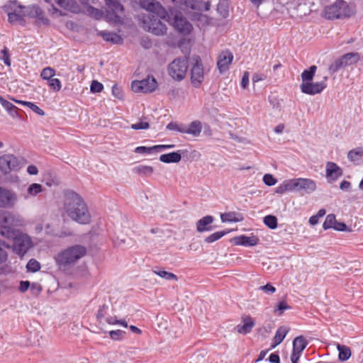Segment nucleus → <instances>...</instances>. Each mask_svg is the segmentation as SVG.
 Here are the masks:
<instances>
[{"mask_svg": "<svg viewBox=\"0 0 363 363\" xmlns=\"http://www.w3.org/2000/svg\"><path fill=\"white\" fill-rule=\"evenodd\" d=\"M140 5L149 12L141 16L143 28L156 35L165 34L167 27L160 19L168 21L169 16L161 4L156 0H140Z\"/></svg>", "mask_w": 363, "mask_h": 363, "instance_id": "obj_1", "label": "nucleus"}, {"mask_svg": "<svg viewBox=\"0 0 363 363\" xmlns=\"http://www.w3.org/2000/svg\"><path fill=\"white\" fill-rule=\"evenodd\" d=\"M64 196V208L68 216L79 223H89L91 216L83 199L75 191L69 189L65 191Z\"/></svg>", "mask_w": 363, "mask_h": 363, "instance_id": "obj_2", "label": "nucleus"}, {"mask_svg": "<svg viewBox=\"0 0 363 363\" xmlns=\"http://www.w3.org/2000/svg\"><path fill=\"white\" fill-rule=\"evenodd\" d=\"M86 254V248L81 245H74L62 250L55 256L56 264L60 269H67Z\"/></svg>", "mask_w": 363, "mask_h": 363, "instance_id": "obj_3", "label": "nucleus"}, {"mask_svg": "<svg viewBox=\"0 0 363 363\" xmlns=\"http://www.w3.org/2000/svg\"><path fill=\"white\" fill-rule=\"evenodd\" d=\"M23 218L18 214L7 211H0V234L5 238L15 235L17 227L23 226Z\"/></svg>", "mask_w": 363, "mask_h": 363, "instance_id": "obj_4", "label": "nucleus"}, {"mask_svg": "<svg viewBox=\"0 0 363 363\" xmlns=\"http://www.w3.org/2000/svg\"><path fill=\"white\" fill-rule=\"evenodd\" d=\"M13 241V251L18 255H24L32 247V240L30 238L21 231L16 230L15 235L7 237Z\"/></svg>", "mask_w": 363, "mask_h": 363, "instance_id": "obj_5", "label": "nucleus"}, {"mask_svg": "<svg viewBox=\"0 0 363 363\" xmlns=\"http://www.w3.org/2000/svg\"><path fill=\"white\" fill-rule=\"evenodd\" d=\"M187 69L188 60L185 57H178L169 65L168 74L173 79L180 82L184 79Z\"/></svg>", "mask_w": 363, "mask_h": 363, "instance_id": "obj_6", "label": "nucleus"}, {"mask_svg": "<svg viewBox=\"0 0 363 363\" xmlns=\"http://www.w3.org/2000/svg\"><path fill=\"white\" fill-rule=\"evenodd\" d=\"M108 7L106 18L108 21L121 23L123 21V6L117 0H105Z\"/></svg>", "mask_w": 363, "mask_h": 363, "instance_id": "obj_7", "label": "nucleus"}, {"mask_svg": "<svg viewBox=\"0 0 363 363\" xmlns=\"http://www.w3.org/2000/svg\"><path fill=\"white\" fill-rule=\"evenodd\" d=\"M158 86L156 79L152 75H148L142 80L133 81L131 88L134 92L152 93Z\"/></svg>", "mask_w": 363, "mask_h": 363, "instance_id": "obj_8", "label": "nucleus"}, {"mask_svg": "<svg viewBox=\"0 0 363 363\" xmlns=\"http://www.w3.org/2000/svg\"><path fill=\"white\" fill-rule=\"evenodd\" d=\"M290 191H301L311 193L313 191L316 185L314 181L309 179L298 178L286 180Z\"/></svg>", "mask_w": 363, "mask_h": 363, "instance_id": "obj_9", "label": "nucleus"}, {"mask_svg": "<svg viewBox=\"0 0 363 363\" xmlns=\"http://www.w3.org/2000/svg\"><path fill=\"white\" fill-rule=\"evenodd\" d=\"M46 3L50 4L52 7L54 13H58L60 16H64L65 13L62 11L59 10L55 5H57L62 9L72 12L78 13L80 11V8L77 3L74 0H44Z\"/></svg>", "mask_w": 363, "mask_h": 363, "instance_id": "obj_10", "label": "nucleus"}, {"mask_svg": "<svg viewBox=\"0 0 363 363\" xmlns=\"http://www.w3.org/2000/svg\"><path fill=\"white\" fill-rule=\"evenodd\" d=\"M194 60V64L191 69V81L194 87L199 88L204 79L203 67L199 56L195 57Z\"/></svg>", "mask_w": 363, "mask_h": 363, "instance_id": "obj_11", "label": "nucleus"}, {"mask_svg": "<svg viewBox=\"0 0 363 363\" xmlns=\"http://www.w3.org/2000/svg\"><path fill=\"white\" fill-rule=\"evenodd\" d=\"M19 168V161L13 155L8 154L0 157V169L3 174H9L12 171L18 170Z\"/></svg>", "mask_w": 363, "mask_h": 363, "instance_id": "obj_12", "label": "nucleus"}, {"mask_svg": "<svg viewBox=\"0 0 363 363\" xmlns=\"http://www.w3.org/2000/svg\"><path fill=\"white\" fill-rule=\"evenodd\" d=\"M327 77H324V80L319 82H302L300 89L302 93L308 95H315L321 93L327 86Z\"/></svg>", "mask_w": 363, "mask_h": 363, "instance_id": "obj_13", "label": "nucleus"}, {"mask_svg": "<svg viewBox=\"0 0 363 363\" xmlns=\"http://www.w3.org/2000/svg\"><path fill=\"white\" fill-rule=\"evenodd\" d=\"M17 202L16 193L8 189L0 186V208H11Z\"/></svg>", "mask_w": 363, "mask_h": 363, "instance_id": "obj_14", "label": "nucleus"}, {"mask_svg": "<svg viewBox=\"0 0 363 363\" xmlns=\"http://www.w3.org/2000/svg\"><path fill=\"white\" fill-rule=\"evenodd\" d=\"M346 6V2L343 0H336L335 2L325 9V18L335 19L342 18L345 13L342 9Z\"/></svg>", "mask_w": 363, "mask_h": 363, "instance_id": "obj_15", "label": "nucleus"}, {"mask_svg": "<svg viewBox=\"0 0 363 363\" xmlns=\"http://www.w3.org/2000/svg\"><path fill=\"white\" fill-rule=\"evenodd\" d=\"M172 1L178 8L185 11L189 9H201L202 8H203L205 11H208L211 7V4L208 1L201 3L200 5L197 4L196 0H172Z\"/></svg>", "mask_w": 363, "mask_h": 363, "instance_id": "obj_16", "label": "nucleus"}, {"mask_svg": "<svg viewBox=\"0 0 363 363\" xmlns=\"http://www.w3.org/2000/svg\"><path fill=\"white\" fill-rule=\"evenodd\" d=\"M174 27L181 33L184 35L189 34L192 29V25L186 20V18L183 17L180 13H177L174 16L173 20Z\"/></svg>", "mask_w": 363, "mask_h": 363, "instance_id": "obj_17", "label": "nucleus"}, {"mask_svg": "<svg viewBox=\"0 0 363 363\" xmlns=\"http://www.w3.org/2000/svg\"><path fill=\"white\" fill-rule=\"evenodd\" d=\"M233 60V55L230 51L226 50L220 53L217 60V67L220 73H223L228 70Z\"/></svg>", "mask_w": 363, "mask_h": 363, "instance_id": "obj_18", "label": "nucleus"}, {"mask_svg": "<svg viewBox=\"0 0 363 363\" xmlns=\"http://www.w3.org/2000/svg\"><path fill=\"white\" fill-rule=\"evenodd\" d=\"M214 218L212 216H206L199 219L196 223V230L199 233L205 231H211L214 227L211 225L213 222Z\"/></svg>", "mask_w": 363, "mask_h": 363, "instance_id": "obj_19", "label": "nucleus"}, {"mask_svg": "<svg viewBox=\"0 0 363 363\" xmlns=\"http://www.w3.org/2000/svg\"><path fill=\"white\" fill-rule=\"evenodd\" d=\"M342 175V169L335 163L328 162L326 164V177L333 180H336Z\"/></svg>", "mask_w": 363, "mask_h": 363, "instance_id": "obj_20", "label": "nucleus"}, {"mask_svg": "<svg viewBox=\"0 0 363 363\" xmlns=\"http://www.w3.org/2000/svg\"><path fill=\"white\" fill-rule=\"evenodd\" d=\"M259 239L255 236L240 235L235 238V243L238 245L252 247L258 244Z\"/></svg>", "mask_w": 363, "mask_h": 363, "instance_id": "obj_21", "label": "nucleus"}, {"mask_svg": "<svg viewBox=\"0 0 363 363\" xmlns=\"http://www.w3.org/2000/svg\"><path fill=\"white\" fill-rule=\"evenodd\" d=\"M182 150L163 154L160 156V160L164 163H178L182 160Z\"/></svg>", "mask_w": 363, "mask_h": 363, "instance_id": "obj_22", "label": "nucleus"}, {"mask_svg": "<svg viewBox=\"0 0 363 363\" xmlns=\"http://www.w3.org/2000/svg\"><path fill=\"white\" fill-rule=\"evenodd\" d=\"M220 219L223 223H236L240 222L243 220V216L241 213L235 211H230L220 214Z\"/></svg>", "mask_w": 363, "mask_h": 363, "instance_id": "obj_23", "label": "nucleus"}, {"mask_svg": "<svg viewBox=\"0 0 363 363\" xmlns=\"http://www.w3.org/2000/svg\"><path fill=\"white\" fill-rule=\"evenodd\" d=\"M289 331V328L286 326H281L276 331L275 335L273 339V344L272 347L274 348L279 345L285 338L287 333Z\"/></svg>", "mask_w": 363, "mask_h": 363, "instance_id": "obj_24", "label": "nucleus"}, {"mask_svg": "<svg viewBox=\"0 0 363 363\" xmlns=\"http://www.w3.org/2000/svg\"><path fill=\"white\" fill-rule=\"evenodd\" d=\"M202 130L201 123L199 121H192L189 125H185V133L198 137Z\"/></svg>", "mask_w": 363, "mask_h": 363, "instance_id": "obj_25", "label": "nucleus"}, {"mask_svg": "<svg viewBox=\"0 0 363 363\" xmlns=\"http://www.w3.org/2000/svg\"><path fill=\"white\" fill-rule=\"evenodd\" d=\"M242 322V325H237V331L241 334H247L252 330L255 323L250 317L244 318Z\"/></svg>", "mask_w": 363, "mask_h": 363, "instance_id": "obj_26", "label": "nucleus"}, {"mask_svg": "<svg viewBox=\"0 0 363 363\" xmlns=\"http://www.w3.org/2000/svg\"><path fill=\"white\" fill-rule=\"evenodd\" d=\"M100 35L102 36L104 40L108 42H111L114 44H122L123 38L118 34L112 32L101 31Z\"/></svg>", "mask_w": 363, "mask_h": 363, "instance_id": "obj_27", "label": "nucleus"}, {"mask_svg": "<svg viewBox=\"0 0 363 363\" xmlns=\"http://www.w3.org/2000/svg\"><path fill=\"white\" fill-rule=\"evenodd\" d=\"M307 345L308 342L303 336L296 337L293 341V352L301 354Z\"/></svg>", "mask_w": 363, "mask_h": 363, "instance_id": "obj_28", "label": "nucleus"}, {"mask_svg": "<svg viewBox=\"0 0 363 363\" xmlns=\"http://www.w3.org/2000/svg\"><path fill=\"white\" fill-rule=\"evenodd\" d=\"M26 8L19 7L18 10L16 9L14 11L11 12L8 14L9 21L10 23H16L23 20V16L26 15L24 9Z\"/></svg>", "mask_w": 363, "mask_h": 363, "instance_id": "obj_29", "label": "nucleus"}, {"mask_svg": "<svg viewBox=\"0 0 363 363\" xmlns=\"http://www.w3.org/2000/svg\"><path fill=\"white\" fill-rule=\"evenodd\" d=\"M363 157V147H359L350 150L347 154L349 160L353 162H359Z\"/></svg>", "mask_w": 363, "mask_h": 363, "instance_id": "obj_30", "label": "nucleus"}, {"mask_svg": "<svg viewBox=\"0 0 363 363\" xmlns=\"http://www.w3.org/2000/svg\"><path fill=\"white\" fill-rule=\"evenodd\" d=\"M317 67L315 65L311 66L308 69H304L301 73V79L303 82H312L315 74Z\"/></svg>", "mask_w": 363, "mask_h": 363, "instance_id": "obj_31", "label": "nucleus"}, {"mask_svg": "<svg viewBox=\"0 0 363 363\" xmlns=\"http://www.w3.org/2000/svg\"><path fill=\"white\" fill-rule=\"evenodd\" d=\"M345 66L350 65L358 62L359 54L357 52H349L341 57Z\"/></svg>", "mask_w": 363, "mask_h": 363, "instance_id": "obj_32", "label": "nucleus"}, {"mask_svg": "<svg viewBox=\"0 0 363 363\" xmlns=\"http://www.w3.org/2000/svg\"><path fill=\"white\" fill-rule=\"evenodd\" d=\"M337 348L339 352L338 357L340 361H346L350 357L351 351L348 347L338 344Z\"/></svg>", "mask_w": 363, "mask_h": 363, "instance_id": "obj_33", "label": "nucleus"}, {"mask_svg": "<svg viewBox=\"0 0 363 363\" xmlns=\"http://www.w3.org/2000/svg\"><path fill=\"white\" fill-rule=\"evenodd\" d=\"M133 171L142 176H150L153 172V168L151 166L140 164L135 167Z\"/></svg>", "mask_w": 363, "mask_h": 363, "instance_id": "obj_34", "label": "nucleus"}, {"mask_svg": "<svg viewBox=\"0 0 363 363\" xmlns=\"http://www.w3.org/2000/svg\"><path fill=\"white\" fill-rule=\"evenodd\" d=\"M153 273L160 276V277L166 279V280H177V277L171 272H168L160 268H155L152 270Z\"/></svg>", "mask_w": 363, "mask_h": 363, "instance_id": "obj_35", "label": "nucleus"}, {"mask_svg": "<svg viewBox=\"0 0 363 363\" xmlns=\"http://www.w3.org/2000/svg\"><path fill=\"white\" fill-rule=\"evenodd\" d=\"M228 233V231L222 230V231H217L215 232L210 235L207 236L205 238V242L207 243H212L213 242H216L223 238L225 235H226Z\"/></svg>", "mask_w": 363, "mask_h": 363, "instance_id": "obj_36", "label": "nucleus"}, {"mask_svg": "<svg viewBox=\"0 0 363 363\" xmlns=\"http://www.w3.org/2000/svg\"><path fill=\"white\" fill-rule=\"evenodd\" d=\"M45 233H46V235H48L60 237V238L67 237V236L71 235L70 233L62 232L60 233H58L55 232L53 227L50 224H47L45 226Z\"/></svg>", "mask_w": 363, "mask_h": 363, "instance_id": "obj_37", "label": "nucleus"}, {"mask_svg": "<svg viewBox=\"0 0 363 363\" xmlns=\"http://www.w3.org/2000/svg\"><path fill=\"white\" fill-rule=\"evenodd\" d=\"M0 104L1 106L11 115H13L16 113L17 107L14 106L10 101L4 99L2 96H0Z\"/></svg>", "mask_w": 363, "mask_h": 363, "instance_id": "obj_38", "label": "nucleus"}, {"mask_svg": "<svg viewBox=\"0 0 363 363\" xmlns=\"http://www.w3.org/2000/svg\"><path fill=\"white\" fill-rule=\"evenodd\" d=\"M185 125L182 123H177V122H170L167 125L166 128L169 130H174L179 133H185Z\"/></svg>", "mask_w": 363, "mask_h": 363, "instance_id": "obj_39", "label": "nucleus"}, {"mask_svg": "<svg viewBox=\"0 0 363 363\" xmlns=\"http://www.w3.org/2000/svg\"><path fill=\"white\" fill-rule=\"evenodd\" d=\"M335 223H336L335 216L334 214H328L326 216L325 222L323 224V228H324V230L333 228Z\"/></svg>", "mask_w": 363, "mask_h": 363, "instance_id": "obj_40", "label": "nucleus"}, {"mask_svg": "<svg viewBox=\"0 0 363 363\" xmlns=\"http://www.w3.org/2000/svg\"><path fill=\"white\" fill-rule=\"evenodd\" d=\"M27 271L29 272H36L40 269V264L35 259H30L26 264Z\"/></svg>", "mask_w": 363, "mask_h": 363, "instance_id": "obj_41", "label": "nucleus"}, {"mask_svg": "<svg viewBox=\"0 0 363 363\" xmlns=\"http://www.w3.org/2000/svg\"><path fill=\"white\" fill-rule=\"evenodd\" d=\"M135 152L138 154H147L151 155L154 152H157L156 145L152 147L139 146L135 149Z\"/></svg>", "mask_w": 363, "mask_h": 363, "instance_id": "obj_42", "label": "nucleus"}, {"mask_svg": "<svg viewBox=\"0 0 363 363\" xmlns=\"http://www.w3.org/2000/svg\"><path fill=\"white\" fill-rule=\"evenodd\" d=\"M55 70L50 67L44 68L41 73L40 77L47 81H49L50 79H52L53 77L55 75Z\"/></svg>", "mask_w": 363, "mask_h": 363, "instance_id": "obj_43", "label": "nucleus"}, {"mask_svg": "<svg viewBox=\"0 0 363 363\" xmlns=\"http://www.w3.org/2000/svg\"><path fill=\"white\" fill-rule=\"evenodd\" d=\"M264 223L271 229H275L277 227V219L274 216L268 215L264 218Z\"/></svg>", "mask_w": 363, "mask_h": 363, "instance_id": "obj_44", "label": "nucleus"}, {"mask_svg": "<svg viewBox=\"0 0 363 363\" xmlns=\"http://www.w3.org/2000/svg\"><path fill=\"white\" fill-rule=\"evenodd\" d=\"M345 65L342 60L340 58L337 59L333 64L329 67V72L331 74L337 72L340 69L345 67Z\"/></svg>", "mask_w": 363, "mask_h": 363, "instance_id": "obj_45", "label": "nucleus"}, {"mask_svg": "<svg viewBox=\"0 0 363 363\" xmlns=\"http://www.w3.org/2000/svg\"><path fill=\"white\" fill-rule=\"evenodd\" d=\"M0 60H2L6 66H11L9 50L6 47H4V48L0 51Z\"/></svg>", "mask_w": 363, "mask_h": 363, "instance_id": "obj_46", "label": "nucleus"}, {"mask_svg": "<svg viewBox=\"0 0 363 363\" xmlns=\"http://www.w3.org/2000/svg\"><path fill=\"white\" fill-rule=\"evenodd\" d=\"M125 332L121 330H111L109 332L110 337L115 341H120L123 340Z\"/></svg>", "mask_w": 363, "mask_h": 363, "instance_id": "obj_47", "label": "nucleus"}, {"mask_svg": "<svg viewBox=\"0 0 363 363\" xmlns=\"http://www.w3.org/2000/svg\"><path fill=\"white\" fill-rule=\"evenodd\" d=\"M29 10L28 15L32 17L40 18L43 14L42 9L38 5H33L29 8Z\"/></svg>", "mask_w": 363, "mask_h": 363, "instance_id": "obj_48", "label": "nucleus"}, {"mask_svg": "<svg viewBox=\"0 0 363 363\" xmlns=\"http://www.w3.org/2000/svg\"><path fill=\"white\" fill-rule=\"evenodd\" d=\"M49 86L55 91H59L62 88V84L59 79L52 78L48 81Z\"/></svg>", "mask_w": 363, "mask_h": 363, "instance_id": "obj_49", "label": "nucleus"}, {"mask_svg": "<svg viewBox=\"0 0 363 363\" xmlns=\"http://www.w3.org/2000/svg\"><path fill=\"white\" fill-rule=\"evenodd\" d=\"M43 190V187L39 184H32L28 188V194L31 196H35L38 193L41 192Z\"/></svg>", "mask_w": 363, "mask_h": 363, "instance_id": "obj_50", "label": "nucleus"}, {"mask_svg": "<svg viewBox=\"0 0 363 363\" xmlns=\"http://www.w3.org/2000/svg\"><path fill=\"white\" fill-rule=\"evenodd\" d=\"M103 84L101 82L96 80H94L90 86V91L92 93H99L103 90Z\"/></svg>", "mask_w": 363, "mask_h": 363, "instance_id": "obj_51", "label": "nucleus"}, {"mask_svg": "<svg viewBox=\"0 0 363 363\" xmlns=\"http://www.w3.org/2000/svg\"><path fill=\"white\" fill-rule=\"evenodd\" d=\"M25 106L30 108L33 111H34L39 116L45 115V111L33 102L29 101L28 103H25Z\"/></svg>", "mask_w": 363, "mask_h": 363, "instance_id": "obj_52", "label": "nucleus"}, {"mask_svg": "<svg viewBox=\"0 0 363 363\" xmlns=\"http://www.w3.org/2000/svg\"><path fill=\"white\" fill-rule=\"evenodd\" d=\"M286 191H290L289 185L287 183V181H284L283 183L279 184L276 189H275V193L279 194H283Z\"/></svg>", "mask_w": 363, "mask_h": 363, "instance_id": "obj_53", "label": "nucleus"}, {"mask_svg": "<svg viewBox=\"0 0 363 363\" xmlns=\"http://www.w3.org/2000/svg\"><path fill=\"white\" fill-rule=\"evenodd\" d=\"M264 183L269 186H273L277 183V179L270 174H266L263 177Z\"/></svg>", "mask_w": 363, "mask_h": 363, "instance_id": "obj_54", "label": "nucleus"}, {"mask_svg": "<svg viewBox=\"0 0 363 363\" xmlns=\"http://www.w3.org/2000/svg\"><path fill=\"white\" fill-rule=\"evenodd\" d=\"M150 125L147 122L140 121L131 125V128L134 130L147 129Z\"/></svg>", "mask_w": 363, "mask_h": 363, "instance_id": "obj_55", "label": "nucleus"}, {"mask_svg": "<svg viewBox=\"0 0 363 363\" xmlns=\"http://www.w3.org/2000/svg\"><path fill=\"white\" fill-rule=\"evenodd\" d=\"M259 289L269 294H272L276 291V288L270 284H267L264 286H262L259 288Z\"/></svg>", "mask_w": 363, "mask_h": 363, "instance_id": "obj_56", "label": "nucleus"}, {"mask_svg": "<svg viewBox=\"0 0 363 363\" xmlns=\"http://www.w3.org/2000/svg\"><path fill=\"white\" fill-rule=\"evenodd\" d=\"M249 77H250V74L248 72L245 71L244 73H243V75H242V80H241V86L242 89H246L248 86V84H249Z\"/></svg>", "mask_w": 363, "mask_h": 363, "instance_id": "obj_57", "label": "nucleus"}, {"mask_svg": "<svg viewBox=\"0 0 363 363\" xmlns=\"http://www.w3.org/2000/svg\"><path fill=\"white\" fill-rule=\"evenodd\" d=\"M30 287V283L28 281H21L19 291L22 293L26 292Z\"/></svg>", "mask_w": 363, "mask_h": 363, "instance_id": "obj_58", "label": "nucleus"}, {"mask_svg": "<svg viewBox=\"0 0 363 363\" xmlns=\"http://www.w3.org/2000/svg\"><path fill=\"white\" fill-rule=\"evenodd\" d=\"M30 290L34 294H38L42 291V287L38 283H33L30 284Z\"/></svg>", "mask_w": 363, "mask_h": 363, "instance_id": "obj_59", "label": "nucleus"}, {"mask_svg": "<svg viewBox=\"0 0 363 363\" xmlns=\"http://www.w3.org/2000/svg\"><path fill=\"white\" fill-rule=\"evenodd\" d=\"M108 309V306L106 305H103L98 311V313H97V318L98 319H101L102 318H104L106 315V311Z\"/></svg>", "mask_w": 363, "mask_h": 363, "instance_id": "obj_60", "label": "nucleus"}, {"mask_svg": "<svg viewBox=\"0 0 363 363\" xmlns=\"http://www.w3.org/2000/svg\"><path fill=\"white\" fill-rule=\"evenodd\" d=\"M266 79V76L264 74L255 73L252 77V82L255 84L259 81L264 80Z\"/></svg>", "mask_w": 363, "mask_h": 363, "instance_id": "obj_61", "label": "nucleus"}, {"mask_svg": "<svg viewBox=\"0 0 363 363\" xmlns=\"http://www.w3.org/2000/svg\"><path fill=\"white\" fill-rule=\"evenodd\" d=\"M333 229L338 231H345L347 229V225L344 223L337 222L336 220V223L334 225Z\"/></svg>", "mask_w": 363, "mask_h": 363, "instance_id": "obj_62", "label": "nucleus"}, {"mask_svg": "<svg viewBox=\"0 0 363 363\" xmlns=\"http://www.w3.org/2000/svg\"><path fill=\"white\" fill-rule=\"evenodd\" d=\"M351 184L347 181H342L340 184V189L342 191H348L350 189Z\"/></svg>", "mask_w": 363, "mask_h": 363, "instance_id": "obj_63", "label": "nucleus"}, {"mask_svg": "<svg viewBox=\"0 0 363 363\" xmlns=\"http://www.w3.org/2000/svg\"><path fill=\"white\" fill-rule=\"evenodd\" d=\"M269 361L271 363H279L280 362L279 356L276 353H272L269 357Z\"/></svg>", "mask_w": 363, "mask_h": 363, "instance_id": "obj_64", "label": "nucleus"}]
</instances>
